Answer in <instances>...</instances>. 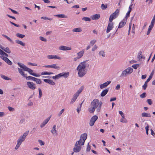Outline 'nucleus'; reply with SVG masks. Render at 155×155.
<instances>
[{"label":"nucleus","instance_id":"nucleus-8","mask_svg":"<svg viewBox=\"0 0 155 155\" xmlns=\"http://www.w3.org/2000/svg\"><path fill=\"white\" fill-rule=\"evenodd\" d=\"M78 145L79 144H78V141H77L75 143V147L73 149L74 152H78L81 150V147L80 146L81 145H79V146H78Z\"/></svg>","mask_w":155,"mask_h":155},{"label":"nucleus","instance_id":"nucleus-27","mask_svg":"<svg viewBox=\"0 0 155 155\" xmlns=\"http://www.w3.org/2000/svg\"><path fill=\"white\" fill-rule=\"evenodd\" d=\"M125 70H127V72L128 74H131L133 71V68L131 67H128Z\"/></svg>","mask_w":155,"mask_h":155},{"label":"nucleus","instance_id":"nucleus-61","mask_svg":"<svg viewBox=\"0 0 155 155\" xmlns=\"http://www.w3.org/2000/svg\"><path fill=\"white\" fill-rule=\"evenodd\" d=\"M97 45H95L93 47L92 49V51H95L97 49Z\"/></svg>","mask_w":155,"mask_h":155},{"label":"nucleus","instance_id":"nucleus-12","mask_svg":"<svg viewBox=\"0 0 155 155\" xmlns=\"http://www.w3.org/2000/svg\"><path fill=\"white\" fill-rule=\"evenodd\" d=\"M113 25L114 24L112 22L109 23L106 30L107 33H109L113 29Z\"/></svg>","mask_w":155,"mask_h":155},{"label":"nucleus","instance_id":"nucleus-10","mask_svg":"<svg viewBox=\"0 0 155 155\" xmlns=\"http://www.w3.org/2000/svg\"><path fill=\"white\" fill-rule=\"evenodd\" d=\"M27 85L29 88L32 90H34L35 89V84L33 82H28L27 83Z\"/></svg>","mask_w":155,"mask_h":155},{"label":"nucleus","instance_id":"nucleus-17","mask_svg":"<svg viewBox=\"0 0 155 155\" xmlns=\"http://www.w3.org/2000/svg\"><path fill=\"white\" fill-rule=\"evenodd\" d=\"M43 81L45 82L48 83L51 85H54L55 84V83L51 80L44 79Z\"/></svg>","mask_w":155,"mask_h":155},{"label":"nucleus","instance_id":"nucleus-55","mask_svg":"<svg viewBox=\"0 0 155 155\" xmlns=\"http://www.w3.org/2000/svg\"><path fill=\"white\" fill-rule=\"evenodd\" d=\"M91 150V146L89 145V143H88L87 147L86 149V151L87 152L90 151Z\"/></svg>","mask_w":155,"mask_h":155},{"label":"nucleus","instance_id":"nucleus-3","mask_svg":"<svg viewBox=\"0 0 155 155\" xmlns=\"http://www.w3.org/2000/svg\"><path fill=\"white\" fill-rule=\"evenodd\" d=\"M18 70L20 74L24 77L25 78L26 80L34 81L35 78L31 76L27 77V74H25L24 72L22 71V69L20 68H18Z\"/></svg>","mask_w":155,"mask_h":155},{"label":"nucleus","instance_id":"nucleus-4","mask_svg":"<svg viewBox=\"0 0 155 155\" xmlns=\"http://www.w3.org/2000/svg\"><path fill=\"white\" fill-rule=\"evenodd\" d=\"M87 134L86 133H84L81 135L80 140L78 141L79 145H84L85 140L87 138Z\"/></svg>","mask_w":155,"mask_h":155},{"label":"nucleus","instance_id":"nucleus-52","mask_svg":"<svg viewBox=\"0 0 155 155\" xmlns=\"http://www.w3.org/2000/svg\"><path fill=\"white\" fill-rule=\"evenodd\" d=\"M39 38L40 40L45 42H46L47 41V39L43 37L40 36V37Z\"/></svg>","mask_w":155,"mask_h":155},{"label":"nucleus","instance_id":"nucleus-26","mask_svg":"<svg viewBox=\"0 0 155 155\" xmlns=\"http://www.w3.org/2000/svg\"><path fill=\"white\" fill-rule=\"evenodd\" d=\"M84 53V50H82L77 53L78 56L80 58L83 56Z\"/></svg>","mask_w":155,"mask_h":155},{"label":"nucleus","instance_id":"nucleus-14","mask_svg":"<svg viewBox=\"0 0 155 155\" xmlns=\"http://www.w3.org/2000/svg\"><path fill=\"white\" fill-rule=\"evenodd\" d=\"M127 21V19H124L120 23L118 27V28H121L126 24Z\"/></svg>","mask_w":155,"mask_h":155},{"label":"nucleus","instance_id":"nucleus-1","mask_svg":"<svg viewBox=\"0 0 155 155\" xmlns=\"http://www.w3.org/2000/svg\"><path fill=\"white\" fill-rule=\"evenodd\" d=\"M102 104V103L101 101H99L98 99H94L91 103L92 107L97 108V111L99 112L100 111L101 107Z\"/></svg>","mask_w":155,"mask_h":155},{"label":"nucleus","instance_id":"nucleus-58","mask_svg":"<svg viewBox=\"0 0 155 155\" xmlns=\"http://www.w3.org/2000/svg\"><path fill=\"white\" fill-rule=\"evenodd\" d=\"M10 22L12 25H14L15 27H20V26L18 25H17L13 22H12L11 21H10Z\"/></svg>","mask_w":155,"mask_h":155},{"label":"nucleus","instance_id":"nucleus-53","mask_svg":"<svg viewBox=\"0 0 155 155\" xmlns=\"http://www.w3.org/2000/svg\"><path fill=\"white\" fill-rule=\"evenodd\" d=\"M38 143L41 146L44 145L45 144L44 142L42 141L41 140H38Z\"/></svg>","mask_w":155,"mask_h":155},{"label":"nucleus","instance_id":"nucleus-38","mask_svg":"<svg viewBox=\"0 0 155 155\" xmlns=\"http://www.w3.org/2000/svg\"><path fill=\"white\" fill-rule=\"evenodd\" d=\"M34 81L38 84H40L41 83V81L39 79L35 78Z\"/></svg>","mask_w":155,"mask_h":155},{"label":"nucleus","instance_id":"nucleus-33","mask_svg":"<svg viewBox=\"0 0 155 155\" xmlns=\"http://www.w3.org/2000/svg\"><path fill=\"white\" fill-rule=\"evenodd\" d=\"M57 65L56 64H52L51 68L57 70H59L60 68V67L59 66H57Z\"/></svg>","mask_w":155,"mask_h":155},{"label":"nucleus","instance_id":"nucleus-23","mask_svg":"<svg viewBox=\"0 0 155 155\" xmlns=\"http://www.w3.org/2000/svg\"><path fill=\"white\" fill-rule=\"evenodd\" d=\"M61 77H63L65 78H68L69 75V73L68 72H64L62 73H61Z\"/></svg>","mask_w":155,"mask_h":155},{"label":"nucleus","instance_id":"nucleus-19","mask_svg":"<svg viewBox=\"0 0 155 155\" xmlns=\"http://www.w3.org/2000/svg\"><path fill=\"white\" fill-rule=\"evenodd\" d=\"M78 96V94H75L71 99V101L70 102V104H73L76 101Z\"/></svg>","mask_w":155,"mask_h":155},{"label":"nucleus","instance_id":"nucleus-24","mask_svg":"<svg viewBox=\"0 0 155 155\" xmlns=\"http://www.w3.org/2000/svg\"><path fill=\"white\" fill-rule=\"evenodd\" d=\"M84 88V86H82L75 94H78V95L79 96L80 93H81V92L82 91Z\"/></svg>","mask_w":155,"mask_h":155},{"label":"nucleus","instance_id":"nucleus-64","mask_svg":"<svg viewBox=\"0 0 155 155\" xmlns=\"http://www.w3.org/2000/svg\"><path fill=\"white\" fill-rule=\"evenodd\" d=\"M25 121V118L22 119L20 121L19 123L20 124H22Z\"/></svg>","mask_w":155,"mask_h":155},{"label":"nucleus","instance_id":"nucleus-31","mask_svg":"<svg viewBox=\"0 0 155 155\" xmlns=\"http://www.w3.org/2000/svg\"><path fill=\"white\" fill-rule=\"evenodd\" d=\"M61 77H62L61 73H60L56 75L55 76H53L52 78L53 79H58Z\"/></svg>","mask_w":155,"mask_h":155},{"label":"nucleus","instance_id":"nucleus-7","mask_svg":"<svg viewBox=\"0 0 155 155\" xmlns=\"http://www.w3.org/2000/svg\"><path fill=\"white\" fill-rule=\"evenodd\" d=\"M98 117L96 115L93 116L91 119L89 123V125L91 126H93L95 122L97 119Z\"/></svg>","mask_w":155,"mask_h":155},{"label":"nucleus","instance_id":"nucleus-35","mask_svg":"<svg viewBox=\"0 0 155 155\" xmlns=\"http://www.w3.org/2000/svg\"><path fill=\"white\" fill-rule=\"evenodd\" d=\"M16 36L17 37L22 38L25 37V35L20 33H17L16 34Z\"/></svg>","mask_w":155,"mask_h":155},{"label":"nucleus","instance_id":"nucleus-43","mask_svg":"<svg viewBox=\"0 0 155 155\" xmlns=\"http://www.w3.org/2000/svg\"><path fill=\"white\" fill-rule=\"evenodd\" d=\"M99 55L100 56H102L103 57H104L105 56V54L104 52V51H101L99 52Z\"/></svg>","mask_w":155,"mask_h":155},{"label":"nucleus","instance_id":"nucleus-25","mask_svg":"<svg viewBox=\"0 0 155 155\" xmlns=\"http://www.w3.org/2000/svg\"><path fill=\"white\" fill-rule=\"evenodd\" d=\"M116 17H117L115 16V15H113V14H112L110 15L109 18V22H112L113 20L116 18Z\"/></svg>","mask_w":155,"mask_h":155},{"label":"nucleus","instance_id":"nucleus-16","mask_svg":"<svg viewBox=\"0 0 155 155\" xmlns=\"http://www.w3.org/2000/svg\"><path fill=\"white\" fill-rule=\"evenodd\" d=\"M100 14H97L92 15L91 16V18L92 20H97L100 18Z\"/></svg>","mask_w":155,"mask_h":155},{"label":"nucleus","instance_id":"nucleus-28","mask_svg":"<svg viewBox=\"0 0 155 155\" xmlns=\"http://www.w3.org/2000/svg\"><path fill=\"white\" fill-rule=\"evenodd\" d=\"M15 42L16 43L19 44L22 46H25V43H24L22 41H19L18 40H16L15 41Z\"/></svg>","mask_w":155,"mask_h":155},{"label":"nucleus","instance_id":"nucleus-42","mask_svg":"<svg viewBox=\"0 0 155 155\" xmlns=\"http://www.w3.org/2000/svg\"><path fill=\"white\" fill-rule=\"evenodd\" d=\"M82 20H84L86 21H91V19L90 18L87 17H84L83 18Z\"/></svg>","mask_w":155,"mask_h":155},{"label":"nucleus","instance_id":"nucleus-6","mask_svg":"<svg viewBox=\"0 0 155 155\" xmlns=\"http://www.w3.org/2000/svg\"><path fill=\"white\" fill-rule=\"evenodd\" d=\"M85 63V61L81 63L77 67V70H86L85 69L86 68Z\"/></svg>","mask_w":155,"mask_h":155},{"label":"nucleus","instance_id":"nucleus-30","mask_svg":"<svg viewBox=\"0 0 155 155\" xmlns=\"http://www.w3.org/2000/svg\"><path fill=\"white\" fill-rule=\"evenodd\" d=\"M82 31V29L80 28H75L72 30L73 32H78Z\"/></svg>","mask_w":155,"mask_h":155},{"label":"nucleus","instance_id":"nucleus-22","mask_svg":"<svg viewBox=\"0 0 155 155\" xmlns=\"http://www.w3.org/2000/svg\"><path fill=\"white\" fill-rule=\"evenodd\" d=\"M141 116L142 117H151V114L150 113L143 112L141 114Z\"/></svg>","mask_w":155,"mask_h":155},{"label":"nucleus","instance_id":"nucleus-18","mask_svg":"<svg viewBox=\"0 0 155 155\" xmlns=\"http://www.w3.org/2000/svg\"><path fill=\"white\" fill-rule=\"evenodd\" d=\"M47 58L49 59H61V58L60 57L57 55H48L47 56Z\"/></svg>","mask_w":155,"mask_h":155},{"label":"nucleus","instance_id":"nucleus-63","mask_svg":"<svg viewBox=\"0 0 155 155\" xmlns=\"http://www.w3.org/2000/svg\"><path fill=\"white\" fill-rule=\"evenodd\" d=\"M142 52H141V51H140L138 53V58H139V59H140V56H142Z\"/></svg>","mask_w":155,"mask_h":155},{"label":"nucleus","instance_id":"nucleus-60","mask_svg":"<svg viewBox=\"0 0 155 155\" xmlns=\"http://www.w3.org/2000/svg\"><path fill=\"white\" fill-rule=\"evenodd\" d=\"M130 12H128L126 14V15L124 19H127V18L130 16Z\"/></svg>","mask_w":155,"mask_h":155},{"label":"nucleus","instance_id":"nucleus-13","mask_svg":"<svg viewBox=\"0 0 155 155\" xmlns=\"http://www.w3.org/2000/svg\"><path fill=\"white\" fill-rule=\"evenodd\" d=\"M111 83V81H107L105 82V83L100 84V87L101 89H103L105 87H106L109 84Z\"/></svg>","mask_w":155,"mask_h":155},{"label":"nucleus","instance_id":"nucleus-46","mask_svg":"<svg viewBox=\"0 0 155 155\" xmlns=\"http://www.w3.org/2000/svg\"><path fill=\"white\" fill-rule=\"evenodd\" d=\"M146 96V94L145 92L141 94L140 95V97L141 98H143Z\"/></svg>","mask_w":155,"mask_h":155},{"label":"nucleus","instance_id":"nucleus-45","mask_svg":"<svg viewBox=\"0 0 155 155\" xmlns=\"http://www.w3.org/2000/svg\"><path fill=\"white\" fill-rule=\"evenodd\" d=\"M147 125L145 127V129L146 130V133L147 135L148 134V130H149V126L148 124H147Z\"/></svg>","mask_w":155,"mask_h":155},{"label":"nucleus","instance_id":"nucleus-11","mask_svg":"<svg viewBox=\"0 0 155 155\" xmlns=\"http://www.w3.org/2000/svg\"><path fill=\"white\" fill-rule=\"evenodd\" d=\"M0 57L1 58L4 60L8 64L11 65L12 64V62L9 60L7 57H4L3 56H1Z\"/></svg>","mask_w":155,"mask_h":155},{"label":"nucleus","instance_id":"nucleus-39","mask_svg":"<svg viewBox=\"0 0 155 155\" xmlns=\"http://www.w3.org/2000/svg\"><path fill=\"white\" fill-rule=\"evenodd\" d=\"M67 47L66 46H64L63 45H62L59 47V49L60 50H63V51H66Z\"/></svg>","mask_w":155,"mask_h":155},{"label":"nucleus","instance_id":"nucleus-21","mask_svg":"<svg viewBox=\"0 0 155 155\" xmlns=\"http://www.w3.org/2000/svg\"><path fill=\"white\" fill-rule=\"evenodd\" d=\"M109 91V88H107L103 91L101 92V96L102 97H104L108 93Z\"/></svg>","mask_w":155,"mask_h":155},{"label":"nucleus","instance_id":"nucleus-50","mask_svg":"<svg viewBox=\"0 0 155 155\" xmlns=\"http://www.w3.org/2000/svg\"><path fill=\"white\" fill-rule=\"evenodd\" d=\"M38 91L39 93V97L41 98L42 95V93L41 89L40 88H38Z\"/></svg>","mask_w":155,"mask_h":155},{"label":"nucleus","instance_id":"nucleus-32","mask_svg":"<svg viewBox=\"0 0 155 155\" xmlns=\"http://www.w3.org/2000/svg\"><path fill=\"white\" fill-rule=\"evenodd\" d=\"M127 74H128L127 72V70H124L123 71L121 74L120 77H125L126 76V75Z\"/></svg>","mask_w":155,"mask_h":155},{"label":"nucleus","instance_id":"nucleus-48","mask_svg":"<svg viewBox=\"0 0 155 155\" xmlns=\"http://www.w3.org/2000/svg\"><path fill=\"white\" fill-rule=\"evenodd\" d=\"M8 9L10 10L14 14H15L17 15H18L19 14L17 12L13 10V9L11 8H8Z\"/></svg>","mask_w":155,"mask_h":155},{"label":"nucleus","instance_id":"nucleus-9","mask_svg":"<svg viewBox=\"0 0 155 155\" xmlns=\"http://www.w3.org/2000/svg\"><path fill=\"white\" fill-rule=\"evenodd\" d=\"M78 76L81 78L83 77L86 74L87 72L86 70H78Z\"/></svg>","mask_w":155,"mask_h":155},{"label":"nucleus","instance_id":"nucleus-36","mask_svg":"<svg viewBox=\"0 0 155 155\" xmlns=\"http://www.w3.org/2000/svg\"><path fill=\"white\" fill-rule=\"evenodd\" d=\"M95 108L93 107H91L89 108H88V111L91 113H94L95 111Z\"/></svg>","mask_w":155,"mask_h":155},{"label":"nucleus","instance_id":"nucleus-54","mask_svg":"<svg viewBox=\"0 0 155 155\" xmlns=\"http://www.w3.org/2000/svg\"><path fill=\"white\" fill-rule=\"evenodd\" d=\"M152 28L149 27L148 29L147 33V35H148L150 34L151 31L152 29Z\"/></svg>","mask_w":155,"mask_h":155},{"label":"nucleus","instance_id":"nucleus-47","mask_svg":"<svg viewBox=\"0 0 155 155\" xmlns=\"http://www.w3.org/2000/svg\"><path fill=\"white\" fill-rule=\"evenodd\" d=\"M51 132L53 134H55L56 135H58L57 131L56 129L52 130H51Z\"/></svg>","mask_w":155,"mask_h":155},{"label":"nucleus","instance_id":"nucleus-44","mask_svg":"<svg viewBox=\"0 0 155 155\" xmlns=\"http://www.w3.org/2000/svg\"><path fill=\"white\" fill-rule=\"evenodd\" d=\"M101 7L102 10H104L107 8V5H105L102 4L101 5Z\"/></svg>","mask_w":155,"mask_h":155},{"label":"nucleus","instance_id":"nucleus-49","mask_svg":"<svg viewBox=\"0 0 155 155\" xmlns=\"http://www.w3.org/2000/svg\"><path fill=\"white\" fill-rule=\"evenodd\" d=\"M147 103L150 105H151L152 103V100L150 99H148L147 100Z\"/></svg>","mask_w":155,"mask_h":155},{"label":"nucleus","instance_id":"nucleus-15","mask_svg":"<svg viewBox=\"0 0 155 155\" xmlns=\"http://www.w3.org/2000/svg\"><path fill=\"white\" fill-rule=\"evenodd\" d=\"M51 117H49L47 118L40 125V127L41 128L44 127L45 125L48 123V122L49 121Z\"/></svg>","mask_w":155,"mask_h":155},{"label":"nucleus","instance_id":"nucleus-41","mask_svg":"<svg viewBox=\"0 0 155 155\" xmlns=\"http://www.w3.org/2000/svg\"><path fill=\"white\" fill-rule=\"evenodd\" d=\"M0 54L3 56H5L6 57L8 56V55L7 54L1 49H0Z\"/></svg>","mask_w":155,"mask_h":155},{"label":"nucleus","instance_id":"nucleus-2","mask_svg":"<svg viewBox=\"0 0 155 155\" xmlns=\"http://www.w3.org/2000/svg\"><path fill=\"white\" fill-rule=\"evenodd\" d=\"M17 64L20 68L22 69V71L23 70L25 71H28L30 75H33V74H34V73H33V71L31 69L27 67L22 63L18 62Z\"/></svg>","mask_w":155,"mask_h":155},{"label":"nucleus","instance_id":"nucleus-20","mask_svg":"<svg viewBox=\"0 0 155 155\" xmlns=\"http://www.w3.org/2000/svg\"><path fill=\"white\" fill-rule=\"evenodd\" d=\"M0 48L5 52L9 54L11 52V51L10 50L9 48L8 47H6L5 48L4 47L1 46H0Z\"/></svg>","mask_w":155,"mask_h":155},{"label":"nucleus","instance_id":"nucleus-29","mask_svg":"<svg viewBox=\"0 0 155 155\" xmlns=\"http://www.w3.org/2000/svg\"><path fill=\"white\" fill-rule=\"evenodd\" d=\"M54 16L61 18H67V17L64 14H58L54 15Z\"/></svg>","mask_w":155,"mask_h":155},{"label":"nucleus","instance_id":"nucleus-56","mask_svg":"<svg viewBox=\"0 0 155 155\" xmlns=\"http://www.w3.org/2000/svg\"><path fill=\"white\" fill-rule=\"evenodd\" d=\"M64 109H62L61 110L60 112L58 113V117H60L62 114V113L64 112Z\"/></svg>","mask_w":155,"mask_h":155},{"label":"nucleus","instance_id":"nucleus-37","mask_svg":"<svg viewBox=\"0 0 155 155\" xmlns=\"http://www.w3.org/2000/svg\"><path fill=\"white\" fill-rule=\"evenodd\" d=\"M120 12V9H117L114 13H112L113 15H115L117 17L118 15L119 12Z\"/></svg>","mask_w":155,"mask_h":155},{"label":"nucleus","instance_id":"nucleus-5","mask_svg":"<svg viewBox=\"0 0 155 155\" xmlns=\"http://www.w3.org/2000/svg\"><path fill=\"white\" fill-rule=\"evenodd\" d=\"M28 131L26 132L22 135L17 140V142L21 144L25 140L26 137L28 134Z\"/></svg>","mask_w":155,"mask_h":155},{"label":"nucleus","instance_id":"nucleus-40","mask_svg":"<svg viewBox=\"0 0 155 155\" xmlns=\"http://www.w3.org/2000/svg\"><path fill=\"white\" fill-rule=\"evenodd\" d=\"M2 35L5 38H6V39H7L10 42L12 43H13V41L12 40L4 34Z\"/></svg>","mask_w":155,"mask_h":155},{"label":"nucleus","instance_id":"nucleus-57","mask_svg":"<svg viewBox=\"0 0 155 155\" xmlns=\"http://www.w3.org/2000/svg\"><path fill=\"white\" fill-rule=\"evenodd\" d=\"M8 108L10 111H13L15 110L14 108L11 107L9 106L8 107Z\"/></svg>","mask_w":155,"mask_h":155},{"label":"nucleus","instance_id":"nucleus-34","mask_svg":"<svg viewBox=\"0 0 155 155\" xmlns=\"http://www.w3.org/2000/svg\"><path fill=\"white\" fill-rule=\"evenodd\" d=\"M1 76L3 79L7 80H11L12 79L11 78H9L8 77L5 76L3 74H1Z\"/></svg>","mask_w":155,"mask_h":155},{"label":"nucleus","instance_id":"nucleus-62","mask_svg":"<svg viewBox=\"0 0 155 155\" xmlns=\"http://www.w3.org/2000/svg\"><path fill=\"white\" fill-rule=\"evenodd\" d=\"M21 145V144L17 142V143L16 145V146L15 148V150L18 149V148L20 147Z\"/></svg>","mask_w":155,"mask_h":155},{"label":"nucleus","instance_id":"nucleus-59","mask_svg":"<svg viewBox=\"0 0 155 155\" xmlns=\"http://www.w3.org/2000/svg\"><path fill=\"white\" fill-rule=\"evenodd\" d=\"M147 86V84L145 82L144 84L142 86L143 89L145 90L146 89Z\"/></svg>","mask_w":155,"mask_h":155},{"label":"nucleus","instance_id":"nucleus-51","mask_svg":"<svg viewBox=\"0 0 155 155\" xmlns=\"http://www.w3.org/2000/svg\"><path fill=\"white\" fill-rule=\"evenodd\" d=\"M96 41L95 40H93L92 41H91L90 43V45H91V46H93L94 45L95 43L96 42Z\"/></svg>","mask_w":155,"mask_h":155}]
</instances>
